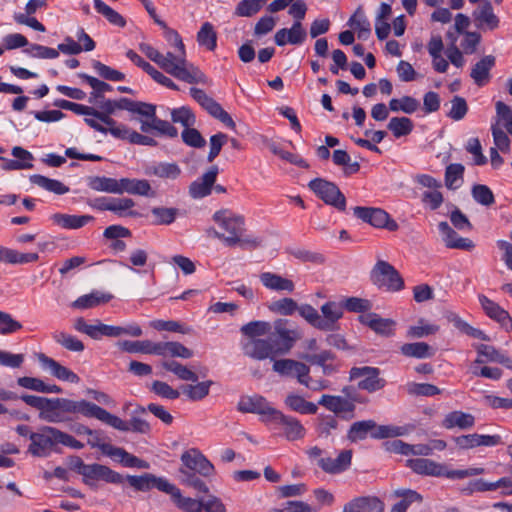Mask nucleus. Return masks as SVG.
<instances>
[{
  "mask_svg": "<svg viewBox=\"0 0 512 512\" xmlns=\"http://www.w3.org/2000/svg\"><path fill=\"white\" fill-rule=\"evenodd\" d=\"M98 449L102 452V454L111 458L113 461L122 464L124 467L139 469L149 468V463L147 461L128 453L121 447H116L109 443H100L98 441Z\"/></svg>",
  "mask_w": 512,
  "mask_h": 512,
  "instance_id": "17",
  "label": "nucleus"
},
{
  "mask_svg": "<svg viewBox=\"0 0 512 512\" xmlns=\"http://www.w3.org/2000/svg\"><path fill=\"white\" fill-rule=\"evenodd\" d=\"M333 163L343 167L345 176L356 174L360 170V164L356 161L352 162L350 155L345 150H334Z\"/></svg>",
  "mask_w": 512,
  "mask_h": 512,
  "instance_id": "48",
  "label": "nucleus"
},
{
  "mask_svg": "<svg viewBox=\"0 0 512 512\" xmlns=\"http://www.w3.org/2000/svg\"><path fill=\"white\" fill-rule=\"evenodd\" d=\"M384 503L376 496L356 497L345 504L343 512H384Z\"/></svg>",
  "mask_w": 512,
  "mask_h": 512,
  "instance_id": "27",
  "label": "nucleus"
},
{
  "mask_svg": "<svg viewBox=\"0 0 512 512\" xmlns=\"http://www.w3.org/2000/svg\"><path fill=\"white\" fill-rule=\"evenodd\" d=\"M98 422L112 429L123 432L125 427V420L115 414L110 413L106 409L98 406Z\"/></svg>",
  "mask_w": 512,
  "mask_h": 512,
  "instance_id": "60",
  "label": "nucleus"
},
{
  "mask_svg": "<svg viewBox=\"0 0 512 512\" xmlns=\"http://www.w3.org/2000/svg\"><path fill=\"white\" fill-rule=\"evenodd\" d=\"M395 494L402 499L392 507L391 512H406L413 502L422 501V496L414 490H398Z\"/></svg>",
  "mask_w": 512,
  "mask_h": 512,
  "instance_id": "52",
  "label": "nucleus"
},
{
  "mask_svg": "<svg viewBox=\"0 0 512 512\" xmlns=\"http://www.w3.org/2000/svg\"><path fill=\"white\" fill-rule=\"evenodd\" d=\"M60 430L51 426H43L30 434L28 452L35 457H47L56 451L59 444Z\"/></svg>",
  "mask_w": 512,
  "mask_h": 512,
  "instance_id": "7",
  "label": "nucleus"
},
{
  "mask_svg": "<svg viewBox=\"0 0 512 512\" xmlns=\"http://www.w3.org/2000/svg\"><path fill=\"white\" fill-rule=\"evenodd\" d=\"M201 107L205 109L211 116L220 120L227 127L235 128V122L232 117L221 107V105L216 102L212 97H208V99L201 104Z\"/></svg>",
  "mask_w": 512,
  "mask_h": 512,
  "instance_id": "42",
  "label": "nucleus"
},
{
  "mask_svg": "<svg viewBox=\"0 0 512 512\" xmlns=\"http://www.w3.org/2000/svg\"><path fill=\"white\" fill-rule=\"evenodd\" d=\"M171 119L174 123H180L185 128L194 126L196 123L195 114L187 106L175 108L171 110Z\"/></svg>",
  "mask_w": 512,
  "mask_h": 512,
  "instance_id": "59",
  "label": "nucleus"
},
{
  "mask_svg": "<svg viewBox=\"0 0 512 512\" xmlns=\"http://www.w3.org/2000/svg\"><path fill=\"white\" fill-rule=\"evenodd\" d=\"M197 41L200 46L206 47L209 51H214L217 46V34L211 23L205 22L197 33Z\"/></svg>",
  "mask_w": 512,
  "mask_h": 512,
  "instance_id": "49",
  "label": "nucleus"
},
{
  "mask_svg": "<svg viewBox=\"0 0 512 512\" xmlns=\"http://www.w3.org/2000/svg\"><path fill=\"white\" fill-rule=\"evenodd\" d=\"M30 181L33 184H35L49 192H53L57 195H63L69 191V188L67 186H65L62 182H60L59 180L50 179V178H47L42 175H38V174L32 175L30 177Z\"/></svg>",
  "mask_w": 512,
  "mask_h": 512,
  "instance_id": "47",
  "label": "nucleus"
},
{
  "mask_svg": "<svg viewBox=\"0 0 512 512\" xmlns=\"http://www.w3.org/2000/svg\"><path fill=\"white\" fill-rule=\"evenodd\" d=\"M359 321L381 336L390 337L395 333L396 322L392 319L382 318L376 313L362 314L359 316Z\"/></svg>",
  "mask_w": 512,
  "mask_h": 512,
  "instance_id": "21",
  "label": "nucleus"
},
{
  "mask_svg": "<svg viewBox=\"0 0 512 512\" xmlns=\"http://www.w3.org/2000/svg\"><path fill=\"white\" fill-rule=\"evenodd\" d=\"M148 173L159 178L176 179L181 174V169L176 163L161 162L152 166Z\"/></svg>",
  "mask_w": 512,
  "mask_h": 512,
  "instance_id": "53",
  "label": "nucleus"
},
{
  "mask_svg": "<svg viewBox=\"0 0 512 512\" xmlns=\"http://www.w3.org/2000/svg\"><path fill=\"white\" fill-rule=\"evenodd\" d=\"M63 408L67 414L81 415L84 417H96V405L86 400H70L63 398Z\"/></svg>",
  "mask_w": 512,
  "mask_h": 512,
  "instance_id": "39",
  "label": "nucleus"
},
{
  "mask_svg": "<svg viewBox=\"0 0 512 512\" xmlns=\"http://www.w3.org/2000/svg\"><path fill=\"white\" fill-rule=\"evenodd\" d=\"M218 167L212 166L199 180L194 181L189 187V193L193 198H203L211 193L213 184L218 175Z\"/></svg>",
  "mask_w": 512,
  "mask_h": 512,
  "instance_id": "30",
  "label": "nucleus"
},
{
  "mask_svg": "<svg viewBox=\"0 0 512 512\" xmlns=\"http://www.w3.org/2000/svg\"><path fill=\"white\" fill-rule=\"evenodd\" d=\"M213 220L224 229L228 235L214 230L213 234L216 238L222 239L227 246H235L240 243L241 235L245 228V220L241 215H236L230 210H219L213 215Z\"/></svg>",
  "mask_w": 512,
  "mask_h": 512,
  "instance_id": "6",
  "label": "nucleus"
},
{
  "mask_svg": "<svg viewBox=\"0 0 512 512\" xmlns=\"http://www.w3.org/2000/svg\"><path fill=\"white\" fill-rule=\"evenodd\" d=\"M380 369L372 366L352 367L349 371V380H358L357 387L369 393H375L383 389L387 382L380 377Z\"/></svg>",
  "mask_w": 512,
  "mask_h": 512,
  "instance_id": "10",
  "label": "nucleus"
},
{
  "mask_svg": "<svg viewBox=\"0 0 512 512\" xmlns=\"http://www.w3.org/2000/svg\"><path fill=\"white\" fill-rule=\"evenodd\" d=\"M339 427V421L335 415L320 414L316 419V432L319 437L332 436Z\"/></svg>",
  "mask_w": 512,
  "mask_h": 512,
  "instance_id": "43",
  "label": "nucleus"
},
{
  "mask_svg": "<svg viewBox=\"0 0 512 512\" xmlns=\"http://www.w3.org/2000/svg\"><path fill=\"white\" fill-rule=\"evenodd\" d=\"M63 398H52L47 400L44 408L39 412V418L49 423H60L66 421V411L62 407Z\"/></svg>",
  "mask_w": 512,
  "mask_h": 512,
  "instance_id": "32",
  "label": "nucleus"
},
{
  "mask_svg": "<svg viewBox=\"0 0 512 512\" xmlns=\"http://www.w3.org/2000/svg\"><path fill=\"white\" fill-rule=\"evenodd\" d=\"M272 369L281 377L296 378L302 385H307L310 380V367L294 359H273Z\"/></svg>",
  "mask_w": 512,
  "mask_h": 512,
  "instance_id": "12",
  "label": "nucleus"
},
{
  "mask_svg": "<svg viewBox=\"0 0 512 512\" xmlns=\"http://www.w3.org/2000/svg\"><path fill=\"white\" fill-rule=\"evenodd\" d=\"M271 422L283 426L285 437L289 441L302 439L305 436V428L303 427L301 422L295 417L283 414L279 410L277 411V413H275V416L273 417Z\"/></svg>",
  "mask_w": 512,
  "mask_h": 512,
  "instance_id": "23",
  "label": "nucleus"
},
{
  "mask_svg": "<svg viewBox=\"0 0 512 512\" xmlns=\"http://www.w3.org/2000/svg\"><path fill=\"white\" fill-rule=\"evenodd\" d=\"M285 405L300 414H316L318 407L313 402L306 401L302 396L290 393L284 400Z\"/></svg>",
  "mask_w": 512,
  "mask_h": 512,
  "instance_id": "40",
  "label": "nucleus"
},
{
  "mask_svg": "<svg viewBox=\"0 0 512 512\" xmlns=\"http://www.w3.org/2000/svg\"><path fill=\"white\" fill-rule=\"evenodd\" d=\"M496 64V59L492 55H486L481 58L471 69L470 77L478 87H483L491 79V70Z\"/></svg>",
  "mask_w": 512,
  "mask_h": 512,
  "instance_id": "29",
  "label": "nucleus"
},
{
  "mask_svg": "<svg viewBox=\"0 0 512 512\" xmlns=\"http://www.w3.org/2000/svg\"><path fill=\"white\" fill-rule=\"evenodd\" d=\"M406 466L414 473L422 476L446 477L451 480L464 479L484 473L483 468L452 470L444 463L428 458H413L406 461Z\"/></svg>",
  "mask_w": 512,
  "mask_h": 512,
  "instance_id": "4",
  "label": "nucleus"
},
{
  "mask_svg": "<svg viewBox=\"0 0 512 512\" xmlns=\"http://www.w3.org/2000/svg\"><path fill=\"white\" fill-rule=\"evenodd\" d=\"M166 37L175 46L176 53L162 54L163 59L159 60L158 65L181 81L189 84H208L206 75L199 68L187 62L185 46L180 35L175 30L168 29Z\"/></svg>",
  "mask_w": 512,
  "mask_h": 512,
  "instance_id": "2",
  "label": "nucleus"
},
{
  "mask_svg": "<svg viewBox=\"0 0 512 512\" xmlns=\"http://www.w3.org/2000/svg\"><path fill=\"white\" fill-rule=\"evenodd\" d=\"M479 302L485 314L492 320L498 322L502 328L509 331L512 329V318L510 314L499 304L492 301L485 295H479Z\"/></svg>",
  "mask_w": 512,
  "mask_h": 512,
  "instance_id": "22",
  "label": "nucleus"
},
{
  "mask_svg": "<svg viewBox=\"0 0 512 512\" xmlns=\"http://www.w3.org/2000/svg\"><path fill=\"white\" fill-rule=\"evenodd\" d=\"M289 253L296 259L302 262H308L315 265H321L325 262V257L323 254L310 251L304 248H294L290 249Z\"/></svg>",
  "mask_w": 512,
  "mask_h": 512,
  "instance_id": "61",
  "label": "nucleus"
},
{
  "mask_svg": "<svg viewBox=\"0 0 512 512\" xmlns=\"http://www.w3.org/2000/svg\"><path fill=\"white\" fill-rule=\"evenodd\" d=\"M98 121L104 123V126L98 124V132H109L115 138L130 142V134L133 131L132 129L123 124H118L115 120L100 112H98Z\"/></svg>",
  "mask_w": 512,
  "mask_h": 512,
  "instance_id": "33",
  "label": "nucleus"
},
{
  "mask_svg": "<svg viewBox=\"0 0 512 512\" xmlns=\"http://www.w3.org/2000/svg\"><path fill=\"white\" fill-rule=\"evenodd\" d=\"M449 321L453 324V326L461 331L462 333L476 339H481L483 341H490L489 336L482 330L478 328L472 327L462 318H460L457 314H451L448 317Z\"/></svg>",
  "mask_w": 512,
  "mask_h": 512,
  "instance_id": "46",
  "label": "nucleus"
},
{
  "mask_svg": "<svg viewBox=\"0 0 512 512\" xmlns=\"http://www.w3.org/2000/svg\"><path fill=\"white\" fill-rule=\"evenodd\" d=\"M263 6L261 0H241L234 11L238 17H251L257 14Z\"/></svg>",
  "mask_w": 512,
  "mask_h": 512,
  "instance_id": "64",
  "label": "nucleus"
},
{
  "mask_svg": "<svg viewBox=\"0 0 512 512\" xmlns=\"http://www.w3.org/2000/svg\"><path fill=\"white\" fill-rule=\"evenodd\" d=\"M122 194L128 193L130 195L142 196L153 198L156 195L155 190L146 179L137 178H121Z\"/></svg>",
  "mask_w": 512,
  "mask_h": 512,
  "instance_id": "31",
  "label": "nucleus"
},
{
  "mask_svg": "<svg viewBox=\"0 0 512 512\" xmlns=\"http://www.w3.org/2000/svg\"><path fill=\"white\" fill-rule=\"evenodd\" d=\"M371 281L380 289L397 292L404 288V280L390 263L379 260L371 271Z\"/></svg>",
  "mask_w": 512,
  "mask_h": 512,
  "instance_id": "8",
  "label": "nucleus"
},
{
  "mask_svg": "<svg viewBox=\"0 0 512 512\" xmlns=\"http://www.w3.org/2000/svg\"><path fill=\"white\" fill-rule=\"evenodd\" d=\"M152 224L154 225H170L179 215V209L174 207H153L151 210Z\"/></svg>",
  "mask_w": 512,
  "mask_h": 512,
  "instance_id": "44",
  "label": "nucleus"
},
{
  "mask_svg": "<svg viewBox=\"0 0 512 512\" xmlns=\"http://www.w3.org/2000/svg\"><path fill=\"white\" fill-rule=\"evenodd\" d=\"M136 203L132 198L122 197H98V210L111 211L118 217H141L143 216L133 208Z\"/></svg>",
  "mask_w": 512,
  "mask_h": 512,
  "instance_id": "15",
  "label": "nucleus"
},
{
  "mask_svg": "<svg viewBox=\"0 0 512 512\" xmlns=\"http://www.w3.org/2000/svg\"><path fill=\"white\" fill-rule=\"evenodd\" d=\"M212 384L213 382L208 380L199 382L196 385H184L182 386V391L190 400L199 401L209 394Z\"/></svg>",
  "mask_w": 512,
  "mask_h": 512,
  "instance_id": "55",
  "label": "nucleus"
},
{
  "mask_svg": "<svg viewBox=\"0 0 512 512\" xmlns=\"http://www.w3.org/2000/svg\"><path fill=\"white\" fill-rule=\"evenodd\" d=\"M318 404L343 420L348 421L355 417L356 405L353 404V400H348L343 396L324 394Z\"/></svg>",
  "mask_w": 512,
  "mask_h": 512,
  "instance_id": "16",
  "label": "nucleus"
},
{
  "mask_svg": "<svg viewBox=\"0 0 512 512\" xmlns=\"http://www.w3.org/2000/svg\"><path fill=\"white\" fill-rule=\"evenodd\" d=\"M98 14H101L113 26L119 28L126 26L125 18L101 0H98Z\"/></svg>",
  "mask_w": 512,
  "mask_h": 512,
  "instance_id": "58",
  "label": "nucleus"
},
{
  "mask_svg": "<svg viewBox=\"0 0 512 512\" xmlns=\"http://www.w3.org/2000/svg\"><path fill=\"white\" fill-rule=\"evenodd\" d=\"M405 391L412 396H426L431 397L441 393V390L429 383H416L408 382L405 385Z\"/></svg>",
  "mask_w": 512,
  "mask_h": 512,
  "instance_id": "54",
  "label": "nucleus"
},
{
  "mask_svg": "<svg viewBox=\"0 0 512 512\" xmlns=\"http://www.w3.org/2000/svg\"><path fill=\"white\" fill-rule=\"evenodd\" d=\"M308 187L325 204L341 212L346 210V198L335 183L315 178L309 182Z\"/></svg>",
  "mask_w": 512,
  "mask_h": 512,
  "instance_id": "9",
  "label": "nucleus"
},
{
  "mask_svg": "<svg viewBox=\"0 0 512 512\" xmlns=\"http://www.w3.org/2000/svg\"><path fill=\"white\" fill-rule=\"evenodd\" d=\"M420 107V102L412 96H403L401 98H392L389 101V109L392 112H403L413 114Z\"/></svg>",
  "mask_w": 512,
  "mask_h": 512,
  "instance_id": "45",
  "label": "nucleus"
},
{
  "mask_svg": "<svg viewBox=\"0 0 512 512\" xmlns=\"http://www.w3.org/2000/svg\"><path fill=\"white\" fill-rule=\"evenodd\" d=\"M454 442L461 449H472L479 446H497L501 443L499 435L468 434L454 438Z\"/></svg>",
  "mask_w": 512,
  "mask_h": 512,
  "instance_id": "26",
  "label": "nucleus"
},
{
  "mask_svg": "<svg viewBox=\"0 0 512 512\" xmlns=\"http://www.w3.org/2000/svg\"><path fill=\"white\" fill-rule=\"evenodd\" d=\"M406 429L394 425H377L374 420L354 422L347 433V439L352 442L365 440L368 435L373 439H386L405 435Z\"/></svg>",
  "mask_w": 512,
  "mask_h": 512,
  "instance_id": "5",
  "label": "nucleus"
},
{
  "mask_svg": "<svg viewBox=\"0 0 512 512\" xmlns=\"http://www.w3.org/2000/svg\"><path fill=\"white\" fill-rule=\"evenodd\" d=\"M162 367L167 371L174 373L181 380L192 382L198 381V376L195 372L177 361H163Z\"/></svg>",
  "mask_w": 512,
  "mask_h": 512,
  "instance_id": "51",
  "label": "nucleus"
},
{
  "mask_svg": "<svg viewBox=\"0 0 512 512\" xmlns=\"http://www.w3.org/2000/svg\"><path fill=\"white\" fill-rule=\"evenodd\" d=\"M307 39V31L301 22H293L290 28L279 29L274 35L277 46L286 45L301 46Z\"/></svg>",
  "mask_w": 512,
  "mask_h": 512,
  "instance_id": "18",
  "label": "nucleus"
},
{
  "mask_svg": "<svg viewBox=\"0 0 512 512\" xmlns=\"http://www.w3.org/2000/svg\"><path fill=\"white\" fill-rule=\"evenodd\" d=\"M183 468L181 471H192L199 476L209 478L215 475L214 465L206 458V456L197 448H191L181 455Z\"/></svg>",
  "mask_w": 512,
  "mask_h": 512,
  "instance_id": "11",
  "label": "nucleus"
},
{
  "mask_svg": "<svg viewBox=\"0 0 512 512\" xmlns=\"http://www.w3.org/2000/svg\"><path fill=\"white\" fill-rule=\"evenodd\" d=\"M261 283L270 290L293 292L295 285L292 280L272 272H263L260 275Z\"/></svg>",
  "mask_w": 512,
  "mask_h": 512,
  "instance_id": "38",
  "label": "nucleus"
},
{
  "mask_svg": "<svg viewBox=\"0 0 512 512\" xmlns=\"http://www.w3.org/2000/svg\"><path fill=\"white\" fill-rule=\"evenodd\" d=\"M146 413L147 411L145 407L137 406L135 410L132 411L130 419L125 420L126 429H123V432L149 434L151 431V425L143 417Z\"/></svg>",
  "mask_w": 512,
  "mask_h": 512,
  "instance_id": "34",
  "label": "nucleus"
},
{
  "mask_svg": "<svg viewBox=\"0 0 512 512\" xmlns=\"http://www.w3.org/2000/svg\"><path fill=\"white\" fill-rule=\"evenodd\" d=\"M353 212L358 219L375 228H386L389 231H395L398 228V224L381 208L356 206Z\"/></svg>",
  "mask_w": 512,
  "mask_h": 512,
  "instance_id": "13",
  "label": "nucleus"
},
{
  "mask_svg": "<svg viewBox=\"0 0 512 512\" xmlns=\"http://www.w3.org/2000/svg\"><path fill=\"white\" fill-rule=\"evenodd\" d=\"M351 461L352 450H342L335 459L330 457L319 458L318 466L326 473L339 474L350 467Z\"/></svg>",
  "mask_w": 512,
  "mask_h": 512,
  "instance_id": "28",
  "label": "nucleus"
},
{
  "mask_svg": "<svg viewBox=\"0 0 512 512\" xmlns=\"http://www.w3.org/2000/svg\"><path fill=\"white\" fill-rule=\"evenodd\" d=\"M475 424V418L470 413L463 411H452L445 415L442 426L446 429H453L455 427L465 430L473 427Z\"/></svg>",
  "mask_w": 512,
  "mask_h": 512,
  "instance_id": "35",
  "label": "nucleus"
},
{
  "mask_svg": "<svg viewBox=\"0 0 512 512\" xmlns=\"http://www.w3.org/2000/svg\"><path fill=\"white\" fill-rule=\"evenodd\" d=\"M11 155L17 163L18 170L33 168L34 156L30 151L20 146H15L11 150Z\"/></svg>",
  "mask_w": 512,
  "mask_h": 512,
  "instance_id": "62",
  "label": "nucleus"
},
{
  "mask_svg": "<svg viewBox=\"0 0 512 512\" xmlns=\"http://www.w3.org/2000/svg\"><path fill=\"white\" fill-rule=\"evenodd\" d=\"M126 56L135 65L142 68L146 73H148L157 83L167 88L178 90V86L169 77L165 76L162 72L154 68L149 62L145 61L135 51L128 50Z\"/></svg>",
  "mask_w": 512,
  "mask_h": 512,
  "instance_id": "25",
  "label": "nucleus"
},
{
  "mask_svg": "<svg viewBox=\"0 0 512 512\" xmlns=\"http://www.w3.org/2000/svg\"><path fill=\"white\" fill-rule=\"evenodd\" d=\"M387 128L396 138H400L409 135L414 128V124L408 117H393L390 119Z\"/></svg>",
  "mask_w": 512,
  "mask_h": 512,
  "instance_id": "50",
  "label": "nucleus"
},
{
  "mask_svg": "<svg viewBox=\"0 0 512 512\" xmlns=\"http://www.w3.org/2000/svg\"><path fill=\"white\" fill-rule=\"evenodd\" d=\"M348 26L357 32L360 40H367L371 35V24L366 17L362 6H359L348 20Z\"/></svg>",
  "mask_w": 512,
  "mask_h": 512,
  "instance_id": "37",
  "label": "nucleus"
},
{
  "mask_svg": "<svg viewBox=\"0 0 512 512\" xmlns=\"http://www.w3.org/2000/svg\"><path fill=\"white\" fill-rule=\"evenodd\" d=\"M471 194L473 199L484 206H490L495 202L492 190L484 184H475L472 187Z\"/></svg>",
  "mask_w": 512,
  "mask_h": 512,
  "instance_id": "63",
  "label": "nucleus"
},
{
  "mask_svg": "<svg viewBox=\"0 0 512 512\" xmlns=\"http://www.w3.org/2000/svg\"><path fill=\"white\" fill-rule=\"evenodd\" d=\"M269 309L280 315L290 316L296 311L299 313L300 306H298L297 302L292 298H282L271 303Z\"/></svg>",
  "mask_w": 512,
  "mask_h": 512,
  "instance_id": "57",
  "label": "nucleus"
},
{
  "mask_svg": "<svg viewBox=\"0 0 512 512\" xmlns=\"http://www.w3.org/2000/svg\"><path fill=\"white\" fill-rule=\"evenodd\" d=\"M474 23L481 30L493 31L499 27L500 20L494 13L492 4L482 0L472 13Z\"/></svg>",
  "mask_w": 512,
  "mask_h": 512,
  "instance_id": "19",
  "label": "nucleus"
},
{
  "mask_svg": "<svg viewBox=\"0 0 512 512\" xmlns=\"http://www.w3.org/2000/svg\"><path fill=\"white\" fill-rule=\"evenodd\" d=\"M50 220L53 224L59 226L62 229H79L85 226L90 220H92L91 216H78V215H70L63 213H55L50 216Z\"/></svg>",
  "mask_w": 512,
  "mask_h": 512,
  "instance_id": "36",
  "label": "nucleus"
},
{
  "mask_svg": "<svg viewBox=\"0 0 512 512\" xmlns=\"http://www.w3.org/2000/svg\"><path fill=\"white\" fill-rule=\"evenodd\" d=\"M288 323L286 319H277L273 324L257 320L241 326L240 332L246 337L240 343L243 354L255 360H273L289 353L301 335Z\"/></svg>",
  "mask_w": 512,
  "mask_h": 512,
  "instance_id": "1",
  "label": "nucleus"
},
{
  "mask_svg": "<svg viewBox=\"0 0 512 512\" xmlns=\"http://www.w3.org/2000/svg\"><path fill=\"white\" fill-rule=\"evenodd\" d=\"M237 409L242 413L259 414L264 422H271L278 411L270 405L266 398L260 395L241 397Z\"/></svg>",
  "mask_w": 512,
  "mask_h": 512,
  "instance_id": "14",
  "label": "nucleus"
},
{
  "mask_svg": "<svg viewBox=\"0 0 512 512\" xmlns=\"http://www.w3.org/2000/svg\"><path fill=\"white\" fill-rule=\"evenodd\" d=\"M438 229L447 248L470 251L475 247L472 240L459 236L445 221L438 224Z\"/></svg>",
  "mask_w": 512,
  "mask_h": 512,
  "instance_id": "24",
  "label": "nucleus"
},
{
  "mask_svg": "<svg viewBox=\"0 0 512 512\" xmlns=\"http://www.w3.org/2000/svg\"><path fill=\"white\" fill-rule=\"evenodd\" d=\"M38 361L44 370H48L51 375L60 381L77 384L80 381L79 376L69 368L61 365L56 360L46 356L43 353L38 354Z\"/></svg>",
  "mask_w": 512,
  "mask_h": 512,
  "instance_id": "20",
  "label": "nucleus"
},
{
  "mask_svg": "<svg viewBox=\"0 0 512 512\" xmlns=\"http://www.w3.org/2000/svg\"><path fill=\"white\" fill-rule=\"evenodd\" d=\"M401 353L406 357L417 359L430 358L434 355V351L425 342L405 343L400 348Z\"/></svg>",
  "mask_w": 512,
  "mask_h": 512,
  "instance_id": "41",
  "label": "nucleus"
},
{
  "mask_svg": "<svg viewBox=\"0 0 512 512\" xmlns=\"http://www.w3.org/2000/svg\"><path fill=\"white\" fill-rule=\"evenodd\" d=\"M320 315L318 311L309 304L300 306L299 315L303 317L314 328L330 332L338 329V321L343 317V306L335 301L324 303Z\"/></svg>",
  "mask_w": 512,
  "mask_h": 512,
  "instance_id": "3",
  "label": "nucleus"
},
{
  "mask_svg": "<svg viewBox=\"0 0 512 512\" xmlns=\"http://www.w3.org/2000/svg\"><path fill=\"white\" fill-rule=\"evenodd\" d=\"M53 339L69 351L81 352L84 350V345L79 339L63 331L53 333Z\"/></svg>",
  "mask_w": 512,
  "mask_h": 512,
  "instance_id": "56",
  "label": "nucleus"
}]
</instances>
